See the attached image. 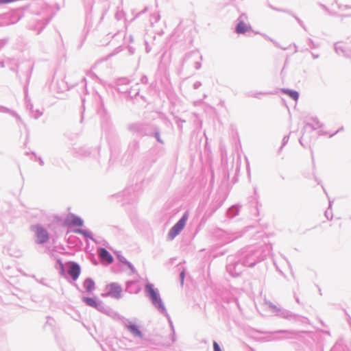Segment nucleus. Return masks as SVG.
Returning <instances> with one entry per match:
<instances>
[{
    "instance_id": "f257e3e1",
    "label": "nucleus",
    "mask_w": 351,
    "mask_h": 351,
    "mask_svg": "<svg viewBox=\"0 0 351 351\" xmlns=\"http://www.w3.org/2000/svg\"><path fill=\"white\" fill-rule=\"evenodd\" d=\"M32 230L34 232L36 241L38 243H44L48 241L49 235L46 229L38 225H36L32 227Z\"/></svg>"
},
{
    "instance_id": "f03ea898",
    "label": "nucleus",
    "mask_w": 351,
    "mask_h": 351,
    "mask_svg": "<svg viewBox=\"0 0 351 351\" xmlns=\"http://www.w3.org/2000/svg\"><path fill=\"white\" fill-rule=\"evenodd\" d=\"M105 290L106 293L102 294L103 296H110L116 299H119L121 296L122 288L116 282H112L106 285Z\"/></svg>"
},
{
    "instance_id": "7ed1b4c3",
    "label": "nucleus",
    "mask_w": 351,
    "mask_h": 351,
    "mask_svg": "<svg viewBox=\"0 0 351 351\" xmlns=\"http://www.w3.org/2000/svg\"><path fill=\"white\" fill-rule=\"evenodd\" d=\"M188 219V213H186L171 228L169 232V237L173 239L184 228Z\"/></svg>"
},
{
    "instance_id": "20e7f679",
    "label": "nucleus",
    "mask_w": 351,
    "mask_h": 351,
    "mask_svg": "<svg viewBox=\"0 0 351 351\" xmlns=\"http://www.w3.org/2000/svg\"><path fill=\"white\" fill-rule=\"evenodd\" d=\"M188 219V213H186L171 228L169 232V237L173 239L184 228Z\"/></svg>"
},
{
    "instance_id": "39448f33",
    "label": "nucleus",
    "mask_w": 351,
    "mask_h": 351,
    "mask_svg": "<svg viewBox=\"0 0 351 351\" xmlns=\"http://www.w3.org/2000/svg\"><path fill=\"white\" fill-rule=\"evenodd\" d=\"M146 289L150 294L152 302L155 304L160 305L161 300H160V298L158 297L157 293L154 290L153 285H150V284H147L146 285Z\"/></svg>"
},
{
    "instance_id": "423d86ee",
    "label": "nucleus",
    "mask_w": 351,
    "mask_h": 351,
    "mask_svg": "<svg viewBox=\"0 0 351 351\" xmlns=\"http://www.w3.org/2000/svg\"><path fill=\"white\" fill-rule=\"evenodd\" d=\"M68 273L71 276L73 280H77L80 274V266L77 263H72Z\"/></svg>"
},
{
    "instance_id": "0eeeda50",
    "label": "nucleus",
    "mask_w": 351,
    "mask_h": 351,
    "mask_svg": "<svg viewBox=\"0 0 351 351\" xmlns=\"http://www.w3.org/2000/svg\"><path fill=\"white\" fill-rule=\"evenodd\" d=\"M99 255L101 260L108 264L112 263L113 261V257L112 255L104 248L99 250Z\"/></svg>"
},
{
    "instance_id": "6e6552de",
    "label": "nucleus",
    "mask_w": 351,
    "mask_h": 351,
    "mask_svg": "<svg viewBox=\"0 0 351 351\" xmlns=\"http://www.w3.org/2000/svg\"><path fill=\"white\" fill-rule=\"evenodd\" d=\"M66 223L69 226L80 227L83 225V221L78 217L70 215L66 219Z\"/></svg>"
},
{
    "instance_id": "1a4fd4ad",
    "label": "nucleus",
    "mask_w": 351,
    "mask_h": 351,
    "mask_svg": "<svg viewBox=\"0 0 351 351\" xmlns=\"http://www.w3.org/2000/svg\"><path fill=\"white\" fill-rule=\"evenodd\" d=\"M83 286L88 293H91L95 289V283L90 278L86 279L83 282Z\"/></svg>"
},
{
    "instance_id": "9d476101",
    "label": "nucleus",
    "mask_w": 351,
    "mask_h": 351,
    "mask_svg": "<svg viewBox=\"0 0 351 351\" xmlns=\"http://www.w3.org/2000/svg\"><path fill=\"white\" fill-rule=\"evenodd\" d=\"M249 27L243 21H241L238 23L236 27V32L238 34H243L248 31Z\"/></svg>"
},
{
    "instance_id": "9b49d317",
    "label": "nucleus",
    "mask_w": 351,
    "mask_h": 351,
    "mask_svg": "<svg viewBox=\"0 0 351 351\" xmlns=\"http://www.w3.org/2000/svg\"><path fill=\"white\" fill-rule=\"evenodd\" d=\"M82 300L88 305L94 308H98V303L92 298H83Z\"/></svg>"
},
{
    "instance_id": "f8f14e48",
    "label": "nucleus",
    "mask_w": 351,
    "mask_h": 351,
    "mask_svg": "<svg viewBox=\"0 0 351 351\" xmlns=\"http://www.w3.org/2000/svg\"><path fill=\"white\" fill-rule=\"evenodd\" d=\"M128 330L136 336H141V333L135 325H130L128 326Z\"/></svg>"
},
{
    "instance_id": "ddd939ff",
    "label": "nucleus",
    "mask_w": 351,
    "mask_h": 351,
    "mask_svg": "<svg viewBox=\"0 0 351 351\" xmlns=\"http://www.w3.org/2000/svg\"><path fill=\"white\" fill-rule=\"evenodd\" d=\"M284 92L287 95L290 96L291 98H293L295 101L298 100L299 95H298V93L297 91L286 90H284Z\"/></svg>"
},
{
    "instance_id": "4468645a",
    "label": "nucleus",
    "mask_w": 351,
    "mask_h": 351,
    "mask_svg": "<svg viewBox=\"0 0 351 351\" xmlns=\"http://www.w3.org/2000/svg\"><path fill=\"white\" fill-rule=\"evenodd\" d=\"M213 348H214V351H221L219 346L215 341L213 343Z\"/></svg>"
},
{
    "instance_id": "2eb2a0df",
    "label": "nucleus",
    "mask_w": 351,
    "mask_h": 351,
    "mask_svg": "<svg viewBox=\"0 0 351 351\" xmlns=\"http://www.w3.org/2000/svg\"><path fill=\"white\" fill-rule=\"evenodd\" d=\"M180 280H181V284L182 285L184 283V271H182L181 273H180Z\"/></svg>"
}]
</instances>
